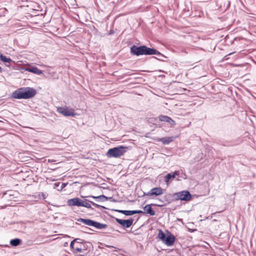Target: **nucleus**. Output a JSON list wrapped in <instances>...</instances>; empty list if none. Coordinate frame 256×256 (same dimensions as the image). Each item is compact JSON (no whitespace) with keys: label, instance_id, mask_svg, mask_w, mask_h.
<instances>
[{"label":"nucleus","instance_id":"a878e982","mask_svg":"<svg viewBox=\"0 0 256 256\" xmlns=\"http://www.w3.org/2000/svg\"><path fill=\"white\" fill-rule=\"evenodd\" d=\"M42 196H43V198H45V197H44V195L43 193H42Z\"/></svg>","mask_w":256,"mask_h":256},{"label":"nucleus","instance_id":"0eeeda50","mask_svg":"<svg viewBox=\"0 0 256 256\" xmlns=\"http://www.w3.org/2000/svg\"><path fill=\"white\" fill-rule=\"evenodd\" d=\"M57 111L58 113L66 116L74 117L76 116V113L74 112V110L69 109L66 106L58 108Z\"/></svg>","mask_w":256,"mask_h":256},{"label":"nucleus","instance_id":"f03ea898","mask_svg":"<svg viewBox=\"0 0 256 256\" xmlns=\"http://www.w3.org/2000/svg\"><path fill=\"white\" fill-rule=\"evenodd\" d=\"M91 246L92 244L90 242H86L80 238L74 239L70 244V247L74 253L84 252Z\"/></svg>","mask_w":256,"mask_h":256},{"label":"nucleus","instance_id":"5701e85b","mask_svg":"<svg viewBox=\"0 0 256 256\" xmlns=\"http://www.w3.org/2000/svg\"><path fill=\"white\" fill-rule=\"evenodd\" d=\"M180 172L178 170H176L173 172L172 174H171L172 177L173 178H174L176 176L180 174Z\"/></svg>","mask_w":256,"mask_h":256},{"label":"nucleus","instance_id":"c85d7f7f","mask_svg":"<svg viewBox=\"0 0 256 256\" xmlns=\"http://www.w3.org/2000/svg\"><path fill=\"white\" fill-rule=\"evenodd\" d=\"M82 256H85L84 255H81Z\"/></svg>","mask_w":256,"mask_h":256},{"label":"nucleus","instance_id":"7ed1b4c3","mask_svg":"<svg viewBox=\"0 0 256 256\" xmlns=\"http://www.w3.org/2000/svg\"><path fill=\"white\" fill-rule=\"evenodd\" d=\"M130 52L133 54L137 56L140 55H161V54L156 49L148 48L145 46H133L130 48Z\"/></svg>","mask_w":256,"mask_h":256},{"label":"nucleus","instance_id":"9b49d317","mask_svg":"<svg viewBox=\"0 0 256 256\" xmlns=\"http://www.w3.org/2000/svg\"><path fill=\"white\" fill-rule=\"evenodd\" d=\"M176 238L172 234L170 233L166 237L163 242L168 246H172L174 244Z\"/></svg>","mask_w":256,"mask_h":256},{"label":"nucleus","instance_id":"bb28decb","mask_svg":"<svg viewBox=\"0 0 256 256\" xmlns=\"http://www.w3.org/2000/svg\"><path fill=\"white\" fill-rule=\"evenodd\" d=\"M2 72V68L0 66V72Z\"/></svg>","mask_w":256,"mask_h":256},{"label":"nucleus","instance_id":"cd10ccee","mask_svg":"<svg viewBox=\"0 0 256 256\" xmlns=\"http://www.w3.org/2000/svg\"><path fill=\"white\" fill-rule=\"evenodd\" d=\"M108 247H112V246H108Z\"/></svg>","mask_w":256,"mask_h":256},{"label":"nucleus","instance_id":"39448f33","mask_svg":"<svg viewBox=\"0 0 256 256\" xmlns=\"http://www.w3.org/2000/svg\"><path fill=\"white\" fill-rule=\"evenodd\" d=\"M78 221L82 222L86 225L94 226L98 229H103L106 228L107 226L106 224H101L90 219L80 218L78 220Z\"/></svg>","mask_w":256,"mask_h":256},{"label":"nucleus","instance_id":"a211bd4d","mask_svg":"<svg viewBox=\"0 0 256 256\" xmlns=\"http://www.w3.org/2000/svg\"><path fill=\"white\" fill-rule=\"evenodd\" d=\"M22 242V240L19 238L12 239L10 241V244L12 246H18Z\"/></svg>","mask_w":256,"mask_h":256},{"label":"nucleus","instance_id":"f8f14e48","mask_svg":"<svg viewBox=\"0 0 256 256\" xmlns=\"http://www.w3.org/2000/svg\"><path fill=\"white\" fill-rule=\"evenodd\" d=\"M158 118L161 122H165L168 123L172 126H174L176 124L175 122L173 120L166 116L160 115L158 116Z\"/></svg>","mask_w":256,"mask_h":256},{"label":"nucleus","instance_id":"4468645a","mask_svg":"<svg viewBox=\"0 0 256 256\" xmlns=\"http://www.w3.org/2000/svg\"><path fill=\"white\" fill-rule=\"evenodd\" d=\"M118 212L121 214H124L126 216H131L136 214H142L144 212L140 210H119Z\"/></svg>","mask_w":256,"mask_h":256},{"label":"nucleus","instance_id":"dca6fc26","mask_svg":"<svg viewBox=\"0 0 256 256\" xmlns=\"http://www.w3.org/2000/svg\"><path fill=\"white\" fill-rule=\"evenodd\" d=\"M25 70L38 75H40L42 74V70L38 69V68L35 66H34L31 68H26L25 69Z\"/></svg>","mask_w":256,"mask_h":256},{"label":"nucleus","instance_id":"f3484780","mask_svg":"<svg viewBox=\"0 0 256 256\" xmlns=\"http://www.w3.org/2000/svg\"><path fill=\"white\" fill-rule=\"evenodd\" d=\"M144 210L146 211L147 214H150V216H154L156 214L155 212L152 208L150 204L146 205Z\"/></svg>","mask_w":256,"mask_h":256},{"label":"nucleus","instance_id":"393cba45","mask_svg":"<svg viewBox=\"0 0 256 256\" xmlns=\"http://www.w3.org/2000/svg\"><path fill=\"white\" fill-rule=\"evenodd\" d=\"M60 184V182H56L54 184V185L56 186H59Z\"/></svg>","mask_w":256,"mask_h":256},{"label":"nucleus","instance_id":"9d476101","mask_svg":"<svg viewBox=\"0 0 256 256\" xmlns=\"http://www.w3.org/2000/svg\"><path fill=\"white\" fill-rule=\"evenodd\" d=\"M90 203H91L94 206L98 208L102 207V206H101L98 204H96L92 201H90V200H82V204H81V206H84V207H86L88 208L92 209V206Z\"/></svg>","mask_w":256,"mask_h":256},{"label":"nucleus","instance_id":"1a4fd4ad","mask_svg":"<svg viewBox=\"0 0 256 256\" xmlns=\"http://www.w3.org/2000/svg\"><path fill=\"white\" fill-rule=\"evenodd\" d=\"M82 200L78 198H74L68 200L67 203L69 206H81Z\"/></svg>","mask_w":256,"mask_h":256},{"label":"nucleus","instance_id":"ddd939ff","mask_svg":"<svg viewBox=\"0 0 256 256\" xmlns=\"http://www.w3.org/2000/svg\"><path fill=\"white\" fill-rule=\"evenodd\" d=\"M163 194V190L161 188H154L147 194V196H160Z\"/></svg>","mask_w":256,"mask_h":256},{"label":"nucleus","instance_id":"6ab92c4d","mask_svg":"<svg viewBox=\"0 0 256 256\" xmlns=\"http://www.w3.org/2000/svg\"><path fill=\"white\" fill-rule=\"evenodd\" d=\"M0 58L2 61L8 63H10L12 62L11 58H8L6 56H3L2 54L1 53H0Z\"/></svg>","mask_w":256,"mask_h":256},{"label":"nucleus","instance_id":"4be33fe9","mask_svg":"<svg viewBox=\"0 0 256 256\" xmlns=\"http://www.w3.org/2000/svg\"><path fill=\"white\" fill-rule=\"evenodd\" d=\"M172 178L171 174H168L166 176H165V182L168 184L170 180Z\"/></svg>","mask_w":256,"mask_h":256},{"label":"nucleus","instance_id":"b1692460","mask_svg":"<svg viewBox=\"0 0 256 256\" xmlns=\"http://www.w3.org/2000/svg\"><path fill=\"white\" fill-rule=\"evenodd\" d=\"M65 186V184H62V186H61V189H62L63 188H64Z\"/></svg>","mask_w":256,"mask_h":256},{"label":"nucleus","instance_id":"2eb2a0df","mask_svg":"<svg viewBox=\"0 0 256 256\" xmlns=\"http://www.w3.org/2000/svg\"><path fill=\"white\" fill-rule=\"evenodd\" d=\"M175 139L174 136L165 137L158 139V141L161 142L164 144H168Z\"/></svg>","mask_w":256,"mask_h":256},{"label":"nucleus","instance_id":"6e6552de","mask_svg":"<svg viewBox=\"0 0 256 256\" xmlns=\"http://www.w3.org/2000/svg\"><path fill=\"white\" fill-rule=\"evenodd\" d=\"M116 220L118 224L126 228H130L134 222V220L132 218H130V219L126 220L116 218Z\"/></svg>","mask_w":256,"mask_h":256},{"label":"nucleus","instance_id":"20e7f679","mask_svg":"<svg viewBox=\"0 0 256 256\" xmlns=\"http://www.w3.org/2000/svg\"><path fill=\"white\" fill-rule=\"evenodd\" d=\"M128 150L127 147L119 146L108 150L106 156L108 158H119L124 154Z\"/></svg>","mask_w":256,"mask_h":256},{"label":"nucleus","instance_id":"423d86ee","mask_svg":"<svg viewBox=\"0 0 256 256\" xmlns=\"http://www.w3.org/2000/svg\"><path fill=\"white\" fill-rule=\"evenodd\" d=\"M174 196L177 200L184 201H188L190 200L192 198L190 194L187 190L176 192L174 194Z\"/></svg>","mask_w":256,"mask_h":256},{"label":"nucleus","instance_id":"f257e3e1","mask_svg":"<svg viewBox=\"0 0 256 256\" xmlns=\"http://www.w3.org/2000/svg\"><path fill=\"white\" fill-rule=\"evenodd\" d=\"M36 90L32 88H22L18 89L12 93V96L17 99H28L36 94Z\"/></svg>","mask_w":256,"mask_h":256},{"label":"nucleus","instance_id":"aec40b11","mask_svg":"<svg viewBox=\"0 0 256 256\" xmlns=\"http://www.w3.org/2000/svg\"><path fill=\"white\" fill-rule=\"evenodd\" d=\"M166 237V236L164 233L162 231V230H158V238L163 242Z\"/></svg>","mask_w":256,"mask_h":256},{"label":"nucleus","instance_id":"412c9836","mask_svg":"<svg viewBox=\"0 0 256 256\" xmlns=\"http://www.w3.org/2000/svg\"><path fill=\"white\" fill-rule=\"evenodd\" d=\"M88 198H94V199H98L100 200H102V201H104V200H105L106 199V197L104 195H102V196H88Z\"/></svg>","mask_w":256,"mask_h":256}]
</instances>
